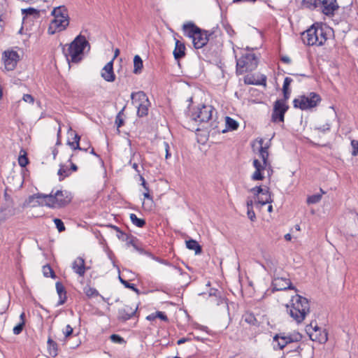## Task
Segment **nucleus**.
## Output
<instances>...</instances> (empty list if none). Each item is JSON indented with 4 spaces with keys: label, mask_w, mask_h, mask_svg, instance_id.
<instances>
[{
    "label": "nucleus",
    "mask_w": 358,
    "mask_h": 358,
    "mask_svg": "<svg viewBox=\"0 0 358 358\" xmlns=\"http://www.w3.org/2000/svg\"><path fill=\"white\" fill-rule=\"evenodd\" d=\"M87 47L90 50V44L82 34L77 36L71 43L64 45L63 53L69 64L80 62L84 57V50Z\"/></svg>",
    "instance_id": "1"
},
{
    "label": "nucleus",
    "mask_w": 358,
    "mask_h": 358,
    "mask_svg": "<svg viewBox=\"0 0 358 358\" xmlns=\"http://www.w3.org/2000/svg\"><path fill=\"white\" fill-rule=\"evenodd\" d=\"M286 307L287 313L297 324L301 323L310 313L308 300L299 294L292 296L290 304H287Z\"/></svg>",
    "instance_id": "2"
},
{
    "label": "nucleus",
    "mask_w": 358,
    "mask_h": 358,
    "mask_svg": "<svg viewBox=\"0 0 358 358\" xmlns=\"http://www.w3.org/2000/svg\"><path fill=\"white\" fill-rule=\"evenodd\" d=\"M36 197L43 199L45 206L52 208H61L67 206L72 200L71 193L67 190H53L49 194H37Z\"/></svg>",
    "instance_id": "3"
},
{
    "label": "nucleus",
    "mask_w": 358,
    "mask_h": 358,
    "mask_svg": "<svg viewBox=\"0 0 358 358\" xmlns=\"http://www.w3.org/2000/svg\"><path fill=\"white\" fill-rule=\"evenodd\" d=\"M301 38L307 45L317 46L324 45L327 40L324 29L322 26L315 24L302 34Z\"/></svg>",
    "instance_id": "4"
},
{
    "label": "nucleus",
    "mask_w": 358,
    "mask_h": 358,
    "mask_svg": "<svg viewBox=\"0 0 358 358\" xmlns=\"http://www.w3.org/2000/svg\"><path fill=\"white\" fill-rule=\"evenodd\" d=\"M182 28L185 35L192 39L195 48H201L207 44L210 35L206 31L201 29L191 22L184 24Z\"/></svg>",
    "instance_id": "5"
},
{
    "label": "nucleus",
    "mask_w": 358,
    "mask_h": 358,
    "mask_svg": "<svg viewBox=\"0 0 358 358\" xmlns=\"http://www.w3.org/2000/svg\"><path fill=\"white\" fill-rule=\"evenodd\" d=\"M54 18L48 27V33L54 34L64 30L69 24V20L66 9L64 6L55 8L52 11Z\"/></svg>",
    "instance_id": "6"
},
{
    "label": "nucleus",
    "mask_w": 358,
    "mask_h": 358,
    "mask_svg": "<svg viewBox=\"0 0 358 358\" xmlns=\"http://www.w3.org/2000/svg\"><path fill=\"white\" fill-rule=\"evenodd\" d=\"M258 64V59L254 53L247 52L236 59V73L243 74L254 71Z\"/></svg>",
    "instance_id": "7"
},
{
    "label": "nucleus",
    "mask_w": 358,
    "mask_h": 358,
    "mask_svg": "<svg viewBox=\"0 0 358 358\" xmlns=\"http://www.w3.org/2000/svg\"><path fill=\"white\" fill-rule=\"evenodd\" d=\"M302 339V335L299 332H282L273 336V349L282 350L290 343H297Z\"/></svg>",
    "instance_id": "8"
},
{
    "label": "nucleus",
    "mask_w": 358,
    "mask_h": 358,
    "mask_svg": "<svg viewBox=\"0 0 358 358\" xmlns=\"http://www.w3.org/2000/svg\"><path fill=\"white\" fill-rule=\"evenodd\" d=\"M321 101L320 96L315 92H310L307 96L302 95L293 101L294 108L308 110L315 107Z\"/></svg>",
    "instance_id": "9"
},
{
    "label": "nucleus",
    "mask_w": 358,
    "mask_h": 358,
    "mask_svg": "<svg viewBox=\"0 0 358 358\" xmlns=\"http://www.w3.org/2000/svg\"><path fill=\"white\" fill-rule=\"evenodd\" d=\"M215 109L212 106L203 105L198 107L195 111L192 112L191 118L199 123H208L213 119V113Z\"/></svg>",
    "instance_id": "10"
},
{
    "label": "nucleus",
    "mask_w": 358,
    "mask_h": 358,
    "mask_svg": "<svg viewBox=\"0 0 358 358\" xmlns=\"http://www.w3.org/2000/svg\"><path fill=\"white\" fill-rule=\"evenodd\" d=\"M289 106L282 99H278L273 103V108L271 115V121L273 122H284L285 114L287 111Z\"/></svg>",
    "instance_id": "11"
},
{
    "label": "nucleus",
    "mask_w": 358,
    "mask_h": 358,
    "mask_svg": "<svg viewBox=\"0 0 358 358\" xmlns=\"http://www.w3.org/2000/svg\"><path fill=\"white\" fill-rule=\"evenodd\" d=\"M306 331L309 334L310 338L320 343H324L328 340V334L325 330H322L315 324L314 327L312 324L306 327Z\"/></svg>",
    "instance_id": "12"
},
{
    "label": "nucleus",
    "mask_w": 358,
    "mask_h": 358,
    "mask_svg": "<svg viewBox=\"0 0 358 358\" xmlns=\"http://www.w3.org/2000/svg\"><path fill=\"white\" fill-rule=\"evenodd\" d=\"M2 59L3 60L5 69L7 71H13L15 69L20 61V55L16 51L6 50L3 53Z\"/></svg>",
    "instance_id": "13"
},
{
    "label": "nucleus",
    "mask_w": 358,
    "mask_h": 358,
    "mask_svg": "<svg viewBox=\"0 0 358 358\" xmlns=\"http://www.w3.org/2000/svg\"><path fill=\"white\" fill-rule=\"evenodd\" d=\"M138 306L135 307L125 305L118 310L117 319L120 322H126L133 317H138L137 315Z\"/></svg>",
    "instance_id": "14"
},
{
    "label": "nucleus",
    "mask_w": 358,
    "mask_h": 358,
    "mask_svg": "<svg viewBox=\"0 0 358 358\" xmlns=\"http://www.w3.org/2000/svg\"><path fill=\"white\" fill-rule=\"evenodd\" d=\"M272 287L273 291H282L286 289L297 290L296 288L292 285L289 279L286 278H275L272 281Z\"/></svg>",
    "instance_id": "15"
},
{
    "label": "nucleus",
    "mask_w": 358,
    "mask_h": 358,
    "mask_svg": "<svg viewBox=\"0 0 358 358\" xmlns=\"http://www.w3.org/2000/svg\"><path fill=\"white\" fill-rule=\"evenodd\" d=\"M322 12L327 16H333L339 6L336 0H320Z\"/></svg>",
    "instance_id": "16"
},
{
    "label": "nucleus",
    "mask_w": 358,
    "mask_h": 358,
    "mask_svg": "<svg viewBox=\"0 0 358 358\" xmlns=\"http://www.w3.org/2000/svg\"><path fill=\"white\" fill-rule=\"evenodd\" d=\"M72 269L80 277H83L88 268L85 266V259L78 257L73 262Z\"/></svg>",
    "instance_id": "17"
},
{
    "label": "nucleus",
    "mask_w": 358,
    "mask_h": 358,
    "mask_svg": "<svg viewBox=\"0 0 358 358\" xmlns=\"http://www.w3.org/2000/svg\"><path fill=\"white\" fill-rule=\"evenodd\" d=\"M101 77L107 82H114L115 75L113 71V59L108 62L101 70Z\"/></svg>",
    "instance_id": "18"
},
{
    "label": "nucleus",
    "mask_w": 358,
    "mask_h": 358,
    "mask_svg": "<svg viewBox=\"0 0 358 358\" xmlns=\"http://www.w3.org/2000/svg\"><path fill=\"white\" fill-rule=\"evenodd\" d=\"M143 161L144 157L139 152H133L128 163L136 171L138 176L141 175L138 163H143Z\"/></svg>",
    "instance_id": "19"
},
{
    "label": "nucleus",
    "mask_w": 358,
    "mask_h": 358,
    "mask_svg": "<svg viewBox=\"0 0 358 358\" xmlns=\"http://www.w3.org/2000/svg\"><path fill=\"white\" fill-rule=\"evenodd\" d=\"M15 215L14 208L8 204L1 207L0 210V223L5 222L6 220Z\"/></svg>",
    "instance_id": "20"
},
{
    "label": "nucleus",
    "mask_w": 358,
    "mask_h": 358,
    "mask_svg": "<svg viewBox=\"0 0 358 358\" xmlns=\"http://www.w3.org/2000/svg\"><path fill=\"white\" fill-rule=\"evenodd\" d=\"M259 143L260 144V148L259 150V157L262 159V162H264V164L269 165V169H270L271 163L268 160V156H269L268 151V145H263V143H264L263 139H260Z\"/></svg>",
    "instance_id": "21"
},
{
    "label": "nucleus",
    "mask_w": 358,
    "mask_h": 358,
    "mask_svg": "<svg viewBox=\"0 0 358 358\" xmlns=\"http://www.w3.org/2000/svg\"><path fill=\"white\" fill-rule=\"evenodd\" d=\"M131 99L132 100V103L136 106H138L139 103H147V101H149L146 94L143 91L132 92L131 94Z\"/></svg>",
    "instance_id": "22"
},
{
    "label": "nucleus",
    "mask_w": 358,
    "mask_h": 358,
    "mask_svg": "<svg viewBox=\"0 0 358 358\" xmlns=\"http://www.w3.org/2000/svg\"><path fill=\"white\" fill-rule=\"evenodd\" d=\"M262 196L258 197V203L264 206L266 203H271L273 202V199L271 198V194L269 192V188L265 187H262V192H261Z\"/></svg>",
    "instance_id": "23"
},
{
    "label": "nucleus",
    "mask_w": 358,
    "mask_h": 358,
    "mask_svg": "<svg viewBox=\"0 0 358 358\" xmlns=\"http://www.w3.org/2000/svg\"><path fill=\"white\" fill-rule=\"evenodd\" d=\"M55 286L57 294L59 296V301L57 304L59 306L62 305L66 302L67 299L66 291L65 289L64 286L60 282H57Z\"/></svg>",
    "instance_id": "24"
},
{
    "label": "nucleus",
    "mask_w": 358,
    "mask_h": 358,
    "mask_svg": "<svg viewBox=\"0 0 358 358\" xmlns=\"http://www.w3.org/2000/svg\"><path fill=\"white\" fill-rule=\"evenodd\" d=\"M70 131L71 132V134H74L73 141H68L67 144L73 150H83L85 152H87V148H81V147L80 146V136L76 131H73L71 128H70Z\"/></svg>",
    "instance_id": "25"
},
{
    "label": "nucleus",
    "mask_w": 358,
    "mask_h": 358,
    "mask_svg": "<svg viewBox=\"0 0 358 358\" xmlns=\"http://www.w3.org/2000/svg\"><path fill=\"white\" fill-rule=\"evenodd\" d=\"M173 55L176 59L179 60L184 57L185 55V44L179 41L176 42V47L173 50Z\"/></svg>",
    "instance_id": "26"
},
{
    "label": "nucleus",
    "mask_w": 358,
    "mask_h": 358,
    "mask_svg": "<svg viewBox=\"0 0 358 358\" xmlns=\"http://www.w3.org/2000/svg\"><path fill=\"white\" fill-rule=\"evenodd\" d=\"M47 345L49 355L53 357H55L58 355L57 343L54 341L50 336H49L47 341Z\"/></svg>",
    "instance_id": "27"
},
{
    "label": "nucleus",
    "mask_w": 358,
    "mask_h": 358,
    "mask_svg": "<svg viewBox=\"0 0 358 358\" xmlns=\"http://www.w3.org/2000/svg\"><path fill=\"white\" fill-rule=\"evenodd\" d=\"M226 128L222 129V133H225L228 130H236L238 127V123L233 118L227 116L225 117Z\"/></svg>",
    "instance_id": "28"
},
{
    "label": "nucleus",
    "mask_w": 358,
    "mask_h": 358,
    "mask_svg": "<svg viewBox=\"0 0 358 358\" xmlns=\"http://www.w3.org/2000/svg\"><path fill=\"white\" fill-rule=\"evenodd\" d=\"M186 247L191 250H194L196 255L201 254L202 252L201 246L194 239L186 241Z\"/></svg>",
    "instance_id": "29"
},
{
    "label": "nucleus",
    "mask_w": 358,
    "mask_h": 358,
    "mask_svg": "<svg viewBox=\"0 0 358 358\" xmlns=\"http://www.w3.org/2000/svg\"><path fill=\"white\" fill-rule=\"evenodd\" d=\"M150 106V101L146 103H139L137 108V115L140 117L147 116L148 114L149 107Z\"/></svg>",
    "instance_id": "30"
},
{
    "label": "nucleus",
    "mask_w": 358,
    "mask_h": 358,
    "mask_svg": "<svg viewBox=\"0 0 358 358\" xmlns=\"http://www.w3.org/2000/svg\"><path fill=\"white\" fill-rule=\"evenodd\" d=\"M143 67V60L139 55H135L134 58V71L135 74L141 73Z\"/></svg>",
    "instance_id": "31"
},
{
    "label": "nucleus",
    "mask_w": 358,
    "mask_h": 358,
    "mask_svg": "<svg viewBox=\"0 0 358 358\" xmlns=\"http://www.w3.org/2000/svg\"><path fill=\"white\" fill-rule=\"evenodd\" d=\"M319 3L320 0H302L301 1V6L310 10L315 9Z\"/></svg>",
    "instance_id": "32"
},
{
    "label": "nucleus",
    "mask_w": 358,
    "mask_h": 358,
    "mask_svg": "<svg viewBox=\"0 0 358 358\" xmlns=\"http://www.w3.org/2000/svg\"><path fill=\"white\" fill-rule=\"evenodd\" d=\"M219 122L215 120H213L210 124L209 127H205L206 129L208 130V132H212L213 134L222 133V130L219 127Z\"/></svg>",
    "instance_id": "33"
},
{
    "label": "nucleus",
    "mask_w": 358,
    "mask_h": 358,
    "mask_svg": "<svg viewBox=\"0 0 358 358\" xmlns=\"http://www.w3.org/2000/svg\"><path fill=\"white\" fill-rule=\"evenodd\" d=\"M57 174L59 176V181L71 175L70 169L64 165H60Z\"/></svg>",
    "instance_id": "34"
},
{
    "label": "nucleus",
    "mask_w": 358,
    "mask_h": 358,
    "mask_svg": "<svg viewBox=\"0 0 358 358\" xmlns=\"http://www.w3.org/2000/svg\"><path fill=\"white\" fill-rule=\"evenodd\" d=\"M27 155V152L24 150L22 149L20 150V155L18 157V164L22 167H25L29 163V159Z\"/></svg>",
    "instance_id": "35"
},
{
    "label": "nucleus",
    "mask_w": 358,
    "mask_h": 358,
    "mask_svg": "<svg viewBox=\"0 0 358 358\" xmlns=\"http://www.w3.org/2000/svg\"><path fill=\"white\" fill-rule=\"evenodd\" d=\"M83 292L88 298H94L99 296V292L95 288L89 285L84 287Z\"/></svg>",
    "instance_id": "36"
},
{
    "label": "nucleus",
    "mask_w": 358,
    "mask_h": 358,
    "mask_svg": "<svg viewBox=\"0 0 358 358\" xmlns=\"http://www.w3.org/2000/svg\"><path fill=\"white\" fill-rule=\"evenodd\" d=\"M107 227L113 229L117 232V236L119 239L122 240L124 241H125V240L129 239V235L122 231L118 227L113 224H108L107 225Z\"/></svg>",
    "instance_id": "37"
},
{
    "label": "nucleus",
    "mask_w": 358,
    "mask_h": 358,
    "mask_svg": "<svg viewBox=\"0 0 358 358\" xmlns=\"http://www.w3.org/2000/svg\"><path fill=\"white\" fill-rule=\"evenodd\" d=\"M130 220L131 222L138 227H143L145 225V220L144 219L138 218L136 214H130Z\"/></svg>",
    "instance_id": "38"
},
{
    "label": "nucleus",
    "mask_w": 358,
    "mask_h": 358,
    "mask_svg": "<svg viewBox=\"0 0 358 358\" xmlns=\"http://www.w3.org/2000/svg\"><path fill=\"white\" fill-rule=\"evenodd\" d=\"M43 275L46 278L50 277L52 278H55L56 275L49 264H46L43 266Z\"/></svg>",
    "instance_id": "39"
},
{
    "label": "nucleus",
    "mask_w": 358,
    "mask_h": 358,
    "mask_svg": "<svg viewBox=\"0 0 358 358\" xmlns=\"http://www.w3.org/2000/svg\"><path fill=\"white\" fill-rule=\"evenodd\" d=\"M243 317H244V320L247 323H248L250 324H252V325L257 324V320L253 313H247L244 315Z\"/></svg>",
    "instance_id": "40"
},
{
    "label": "nucleus",
    "mask_w": 358,
    "mask_h": 358,
    "mask_svg": "<svg viewBox=\"0 0 358 358\" xmlns=\"http://www.w3.org/2000/svg\"><path fill=\"white\" fill-rule=\"evenodd\" d=\"M321 199H322V194H313V195H311L308 197L307 203L308 204L317 203L320 201Z\"/></svg>",
    "instance_id": "41"
},
{
    "label": "nucleus",
    "mask_w": 358,
    "mask_h": 358,
    "mask_svg": "<svg viewBox=\"0 0 358 358\" xmlns=\"http://www.w3.org/2000/svg\"><path fill=\"white\" fill-rule=\"evenodd\" d=\"M124 110V108H123L117 115L115 118V124L117 127V128L121 127L124 124V120L122 118L123 115V111Z\"/></svg>",
    "instance_id": "42"
},
{
    "label": "nucleus",
    "mask_w": 358,
    "mask_h": 358,
    "mask_svg": "<svg viewBox=\"0 0 358 358\" xmlns=\"http://www.w3.org/2000/svg\"><path fill=\"white\" fill-rule=\"evenodd\" d=\"M112 342L119 344H124L126 343L125 340L117 334H112L110 337Z\"/></svg>",
    "instance_id": "43"
},
{
    "label": "nucleus",
    "mask_w": 358,
    "mask_h": 358,
    "mask_svg": "<svg viewBox=\"0 0 358 358\" xmlns=\"http://www.w3.org/2000/svg\"><path fill=\"white\" fill-rule=\"evenodd\" d=\"M253 166L255 168V170L260 169L264 171L266 168H269V165L264 164V162L261 163L258 159H255L253 161Z\"/></svg>",
    "instance_id": "44"
},
{
    "label": "nucleus",
    "mask_w": 358,
    "mask_h": 358,
    "mask_svg": "<svg viewBox=\"0 0 358 358\" xmlns=\"http://www.w3.org/2000/svg\"><path fill=\"white\" fill-rule=\"evenodd\" d=\"M53 222L55 224L56 227L59 232H62V231H65V229H66L65 226L64 224V222L62 221V220H60L59 218H55L53 220Z\"/></svg>",
    "instance_id": "45"
},
{
    "label": "nucleus",
    "mask_w": 358,
    "mask_h": 358,
    "mask_svg": "<svg viewBox=\"0 0 358 358\" xmlns=\"http://www.w3.org/2000/svg\"><path fill=\"white\" fill-rule=\"evenodd\" d=\"M262 170L258 169L255 170V171L253 173V174L251 176V178L252 180H262L264 178V176H263L262 173Z\"/></svg>",
    "instance_id": "46"
},
{
    "label": "nucleus",
    "mask_w": 358,
    "mask_h": 358,
    "mask_svg": "<svg viewBox=\"0 0 358 358\" xmlns=\"http://www.w3.org/2000/svg\"><path fill=\"white\" fill-rule=\"evenodd\" d=\"M25 324L24 322H20L18 324L14 327L13 332L15 335H19L22 333Z\"/></svg>",
    "instance_id": "47"
},
{
    "label": "nucleus",
    "mask_w": 358,
    "mask_h": 358,
    "mask_svg": "<svg viewBox=\"0 0 358 358\" xmlns=\"http://www.w3.org/2000/svg\"><path fill=\"white\" fill-rule=\"evenodd\" d=\"M351 146L352 148V155L356 157L358 155V140H352Z\"/></svg>",
    "instance_id": "48"
},
{
    "label": "nucleus",
    "mask_w": 358,
    "mask_h": 358,
    "mask_svg": "<svg viewBox=\"0 0 358 358\" xmlns=\"http://www.w3.org/2000/svg\"><path fill=\"white\" fill-rule=\"evenodd\" d=\"M22 13L25 14V15H37L38 12L36 9L34 8H29L26 9H22Z\"/></svg>",
    "instance_id": "49"
},
{
    "label": "nucleus",
    "mask_w": 358,
    "mask_h": 358,
    "mask_svg": "<svg viewBox=\"0 0 358 358\" xmlns=\"http://www.w3.org/2000/svg\"><path fill=\"white\" fill-rule=\"evenodd\" d=\"M222 25L226 30L227 33L230 36H233L235 34V32L234 29H232L231 26L227 23V22H223Z\"/></svg>",
    "instance_id": "50"
},
{
    "label": "nucleus",
    "mask_w": 358,
    "mask_h": 358,
    "mask_svg": "<svg viewBox=\"0 0 358 358\" xmlns=\"http://www.w3.org/2000/svg\"><path fill=\"white\" fill-rule=\"evenodd\" d=\"M73 329L70 324H67L65 327V329L63 331V334H64L65 339L69 337L73 334Z\"/></svg>",
    "instance_id": "51"
},
{
    "label": "nucleus",
    "mask_w": 358,
    "mask_h": 358,
    "mask_svg": "<svg viewBox=\"0 0 358 358\" xmlns=\"http://www.w3.org/2000/svg\"><path fill=\"white\" fill-rule=\"evenodd\" d=\"M247 215L248 218L252 221L254 222L256 220V215L255 213L252 209V207H249V209H248Z\"/></svg>",
    "instance_id": "52"
},
{
    "label": "nucleus",
    "mask_w": 358,
    "mask_h": 358,
    "mask_svg": "<svg viewBox=\"0 0 358 358\" xmlns=\"http://www.w3.org/2000/svg\"><path fill=\"white\" fill-rule=\"evenodd\" d=\"M292 82V79L289 77H286L284 80L282 91H285L289 89L290 83Z\"/></svg>",
    "instance_id": "53"
},
{
    "label": "nucleus",
    "mask_w": 358,
    "mask_h": 358,
    "mask_svg": "<svg viewBox=\"0 0 358 358\" xmlns=\"http://www.w3.org/2000/svg\"><path fill=\"white\" fill-rule=\"evenodd\" d=\"M315 129L324 133L330 129V124L329 123H326L325 124L315 127Z\"/></svg>",
    "instance_id": "54"
},
{
    "label": "nucleus",
    "mask_w": 358,
    "mask_h": 358,
    "mask_svg": "<svg viewBox=\"0 0 358 358\" xmlns=\"http://www.w3.org/2000/svg\"><path fill=\"white\" fill-rule=\"evenodd\" d=\"M123 285L127 287V288H129L131 289V290H133L134 292H136L137 294H139V290L138 289H137L135 286L134 284H131V283H129L128 281L127 282H123Z\"/></svg>",
    "instance_id": "55"
},
{
    "label": "nucleus",
    "mask_w": 358,
    "mask_h": 358,
    "mask_svg": "<svg viewBox=\"0 0 358 358\" xmlns=\"http://www.w3.org/2000/svg\"><path fill=\"white\" fill-rule=\"evenodd\" d=\"M245 83L248 84H252V85H266V77L265 76H262V80L259 82H252V81H247L245 80Z\"/></svg>",
    "instance_id": "56"
},
{
    "label": "nucleus",
    "mask_w": 358,
    "mask_h": 358,
    "mask_svg": "<svg viewBox=\"0 0 358 358\" xmlns=\"http://www.w3.org/2000/svg\"><path fill=\"white\" fill-rule=\"evenodd\" d=\"M22 99L24 101L29 103H34V98L32 95L26 94L23 95Z\"/></svg>",
    "instance_id": "57"
},
{
    "label": "nucleus",
    "mask_w": 358,
    "mask_h": 358,
    "mask_svg": "<svg viewBox=\"0 0 358 358\" xmlns=\"http://www.w3.org/2000/svg\"><path fill=\"white\" fill-rule=\"evenodd\" d=\"M250 192L253 193L255 196H259L262 192V186H256L250 190Z\"/></svg>",
    "instance_id": "58"
},
{
    "label": "nucleus",
    "mask_w": 358,
    "mask_h": 358,
    "mask_svg": "<svg viewBox=\"0 0 358 358\" xmlns=\"http://www.w3.org/2000/svg\"><path fill=\"white\" fill-rule=\"evenodd\" d=\"M155 316H157V317H158L165 322H167L169 320L166 315L164 313L161 312V311H157L155 313Z\"/></svg>",
    "instance_id": "59"
},
{
    "label": "nucleus",
    "mask_w": 358,
    "mask_h": 358,
    "mask_svg": "<svg viewBox=\"0 0 358 358\" xmlns=\"http://www.w3.org/2000/svg\"><path fill=\"white\" fill-rule=\"evenodd\" d=\"M125 241H127V245L129 246V245H134V244L136 243H137L138 240L136 237L130 235L129 236V239L128 240H125Z\"/></svg>",
    "instance_id": "60"
},
{
    "label": "nucleus",
    "mask_w": 358,
    "mask_h": 358,
    "mask_svg": "<svg viewBox=\"0 0 358 358\" xmlns=\"http://www.w3.org/2000/svg\"><path fill=\"white\" fill-rule=\"evenodd\" d=\"M139 179L141 181V185L143 187L145 190V191H149L148 185L147 182H145V178H143V176L142 175H140Z\"/></svg>",
    "instance_id": "61"
},
{
    "label": "nucleus",
    "mask_w": 358,
    "mask_h": 358,
    "mask_svg": "<svg viewBox=\"0 0 358 358\" xmlns=\"http://www.w3.org/2000/svg\"><path fill=\"white\" fill-rule=\"evenodd\" d=\"M74 156V154H72L70 157V158L69 159L68 162L71 163V168L69 169L70 171H76L78 170V166L71 162V160H72V157Z\"/></svg>",
    "instance_id": "62"
},
{
    "label": "nucleus",
    "mask_w": 358,
    "mask_h": 358,
    "mask_svg": "<svg viewBox=\"0 0 358 358\" xmlns=\"http://www.w3.org/2000/svg\"><path fill=\"white\" fill-rule=\"evenodd\" d=\"M165 150H166V159H168L171 157V154L169 152V143L166 142H164Z\"/></svg>",
    "instance_id": "63"
},
{
    "label": "nucleus",
    "mask_w": 358,
    "mask_h": 358,
    "mask_svg": "<svg viewBox=\"0 0 358 358\" xmlns=\"http://www.w3.org/2000/svg\"><path fill=\"white\" fill-rule=\"evenodd\" d=\"M282 92H283V96H284V99H282V100L285 101V103L286 101L288 100L289 98L290 90H289V89H288L287 90L282 91Z\"/></svg>",
    "instance_id": "64"
}]
</instances>
